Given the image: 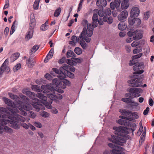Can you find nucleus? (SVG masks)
<instances>
[{"instance_id": "9b49d317", "label": "nucleus", "mask_w": 154, "mask_h": 154, "mask_svg": "<svg viewBox=\"0 0 154 154\" xmlns=\"http://www.w3.org/2000/svg\"><path fill=\"white\" fill-rule=\"evenodd\" d=\"M144 65L142 63H139L135 65L133 67V69L135 72H134V74L142 73L144 71L142 69H144Z\"/></svg>"}, {"instance_id": "e2e57ef3", "label": "nucleus", "mask_w": 154, "mask_h": 154, "mask_svg": "<svg viewBox=\"0 0 154 154\" xmlns=\"http://www.w3.org/2000/svg\"><path fill=\"white\" fill-rule=\"evenodd\" d=\"M67 60V59H66L65 57H63L62 58V59L59 60L58 63H64L65 62L66 63V61Z\"/></svg>"}, {"instance_id": "412c9836", "label": "nucleus", "mask_w": 154, "mask_h": 154, "mask_svg": "<svg viewBox=\"0 0 154 154\" xmlns=\"http://www.w3.org/2000/svg\"><path fill=\"white\" fill-rule=\"evenodd\" d=\"M96 5L99 7H105L107 4L106 0H97Z\"/></svg>"}, {"instance_id": "f8f14e48", "label": "nucleus", "mask_w": 154, "mask_h": 154, "mask_svg": "<svg viewBox=\"0 0 154 154\" xmlns=\"http://www.w3.org/2000/svg\"><path fill=\"white\" fill-rule=\"evenodd\" d=\"M83 61L82 58H72L70 60L68 59L66 61V63L70 66H75L77 63H80Z\"/></svg>"}, {"instance_id": "e433bc0d", "label": "nucleus", "mask_w": 154, "mask_h": 154, "mask_svg": "<svg viewBox=\"0 0 154 154\" xmlns=\"http://www.w3.org/2000/svg\"><path fill=\"white\" fill-rule=\"evenodd\" d=\"M61 9L59 7L55 10L54 14V16L55 17H57L59 16L61 12Z\"/></svg>"}, {"instance_id": "774afa93", "label": "nucleus", "mask_w": 154, "mask_h": 154, "mask_svg": "<svg viewBox=\"0 0 154 154\" xmlns=\"http://www.w3.org/2000/svg\"><path fill=\"white\" fill-rule=\"evenodd\" d=\"M143 126H142V127H140V128L138 130L137 132V135H138V136H139L142 132L143 131Z\"/></svg>"}, {"instance_id": "ea45409f", "label": "nucleus", "mask_w": 154, "mask_h": 154, "mask_svg": "<svg viewBox=\"0 0 154 154\" xmlns=\"http://www.w3.org/2000/svg\"><path fill=\"white\" fill-rule=\"evenodd\" d=\"M135 17H131L128 18V22L129 24L131 25H133L135 23Z\"/></svg>"}, {"instance_id": "9d476101", "label": "nucleus", "mask_w": 154, "mask_h": 154, "mask_svg": "<svg viewBox=\"0 0 154 154\" xmlns=\"http://www.w3.org/2000/svg\"><path fill=\"white\" fill-rule=\"evenodd\" d=\"M4 121L5 122V124L4 125H7L8 123L11 124L10 126L12 128L15 129H18L20 128L19 125L17 123V122H21L20 121L18 122H17L15 120L13 119L11 117H8V119H4Z\"/></svg>"}, {"instance_id": "c9c22d12", "label": "nucleus", "mask_w": 154, "mask_h": 154, "mask_svg": "<svg viewBox=\"0 0 154 154\" xmlns=\"http://www.w3.org/2000/svg\"><path fill=\"white\" fill-rule=\"evenodd\" d=\"M75 54L71 50L68 51L66 53V56L67 58L72 57L73 58Z\"/></svg>"}, {"instance_id": "a18cd8bd", "label": "nucleus", "mask_w": 154, "mask_h": 154, "mask_svg": "<svg viewBox=\"0 0 154 154\" xmlns=\"http://www.w3.org/2000/svg\"><path fill=\"white\" fill-rule=\"evenodd\" d=\"M75 52L78 55L81 54L82 53V51L81 48L79 47H76L74 49Z\"/></svg>"}, {"instance_id": "58836bf2", "label": "nucleus", "mask_w": 154, "mask_h": 154, "mask_svg": "<svg viewBox=\"0 0 154 154\" xmlns=\"http://www.w3.org/2000/svg\"><path fill=\"white\" fill-rule=\"evenodd\" d=\"M137 30H131L128 32L127 35L130 37L132 36H134L135 35L136 33H137Z\"/></svg>"}, {"instance_id": "c756f323", "label": "nucleus", "mask_w": 154, "mask_h": 154, "mask_svg": "<svg viewBox=\"0 0 154 154\" xmlns=\"http://www.w3.org/2000/svg\"><path fill=\"white\" fill-rule=\"evenodd\" d=\"M39 48V46L38 45H35L30 50V54L31 55L34 53Z\"/></svg>"}, {"instance_id": "6e6d98bb", "label": "nucleus", "mask_w": 154, "mask_h": 154, "mask_svg": "<svg viewBox=\"0 0 154 154\" xmlns=\"http://www.w3.org/2000/svg\"><path fill=\"white\" fill-rule=\"evenodd\" d=\"M21 67V64L20 63L17 64L14 68L13 70L14 72H16L20 69Z\"/></svg>"}, {"instance_id": "20e7f679", "label": "nucleus", "mask_w": 154, "mask_h": 154, "mask_svg": "<svg viewBox=\"0 0 154 154\" xmlns=\"http://www.w3.org/2000/svg\"><path fill=\"white\" fill-rule=\"evenodd\" d=\"M93 33V31H90L88 30H87L86 28H84L83 29L79 36L80 40L79 41V43L84 49H86L88 46L84 40V37L85 36L86 34L88 36L91 37Z\"/></svg>"}, {"instance_id": "0e129e2a", "label": "nucleus", "mask_w": 154, "mask_h": 154, "mask_svg": "<svg viewBox=\"0 0 154 154\" xmlns=\"http://www.w3.org/2000/svg\"><path fill=\"white\" fill-rule=\"evenodd\" d=\"M135 23L137 25H140L141 23V21L138 18H135Z\"/></svg>"}, {"instance_id": "473e14b6", "label": "nucleus", "mask_w": 154, "mask_h": 154, "mask_svg": "<svg viewBox=\"0 0 154 154\" xmlns=\"http://www.w3.org/2000/svg\"><path fill=\"white\" fill-rule=\"evenodd\" d=\"M94 11L96 12L97 14L98 13V15L100 17H103L105 14V12L103 10H100L99 11L97 9H95Z\"/></svg>"}, {"instance_id": "f704fd0d", "label": "nucleus", "mask_w": 154, "mask_h": 154, "mask_svg": "<svg viewBox=\"0 0 154 154\" xmlns=\"http://www.w3.org/2000/svg\"><path fill=\"white\" fill-rule=\"evenodd\" d=\"M10 134H12L14 133V131L11 128L7 126L4 127V131Z\"/></svg>"}, {"instance_id": "cd10ccee", "label": "nucleus", "mask_w": 154, "mask_h": 154, "mask_svg": "<svg viewBox=\"0 0 154 154\" xmlns=\"http://www.w3.org/2000/svg\"><path fill=\"white\" fill-rule=\"evenodd\" d=\"M20 54L18 53L13 54L11 57L10 60L11 62H13L16 60L19 57Z\"/></svg>"}, {"instance_id": "dca6fc26", "label": "nucleus", "mask_w": 154, "mask_h": 154, "mask_svg": "<svg viewBox=\"0 0 154 154\" xmlns=\"http://www.w3.org/2000/svg\"><path fill=\"white\" fill-rule=\"evenodd\" d=\"M22 92L23 94H26L28 97L31 98H33L35 97V94L30 91L28 90L27 89H24L22 90Z\"/></svg>"}, {"instance_id": "a878e982", "label": "nucleus", "mask_w": 154, "mask_h": 154, "mask_svg": "<svg viewBox=\"0 0 154 154\" xmlns=\"http://www.w3.org/2000/svg\"><path fill=\"white\" fill-rule=\"evenodd\" d=\"M118 136L112 135L111 137L109 138L108 140L110 141L115 143H117Z\"/></svg>"}, {"instance_id": "ddd939ff", "label": "nucleus", "mask_w": 154, "mask_h": 154, "mask_svg": "<svg viewBox=\"0 0 154 154\" xmlns=\"http://www.w3.org/2000/svg\"><path fill=\"white\" fill-rule=\"evenodd\" d=\"M128 16V13L127 11L124 10L118 16L119 20L121 21H125Z\"/></svg>"}, {"instance_id": "338daca9", "label": "nucleus", "mask_w": 154, "mask_h": 154, "mask_svg": "<svg viewBox=\"0 0 154 154\" xmlns=\"http://www.w3.org/2000/svg\"><path fill=\"white\" fill-rule=\"evenodd\" d=\"M108 146L109 147L112 148V149H116L117 147L115 145L112 143H109L108 144Z\"/></svg>"}, {"instance_id": "49530a36", "label": "nucleus", "mask_w": 154, "mask_h": 154, "mask_svg": "<svg viewBox=\"0 0 154 154\" xmlns=\"http://www.w3.org/2000/svg\"><path fill=\"white\" fill-rule=\"evenodd\" d=\"M16 22V21L15 20L13 23L11 27V30L10 32V34L11 35L15 31V26H14V24Z\"/></svg>"}, {"instance_id": "680f3d73", "label": "nucleus", "mask_w": 154, "mask_h": 154, "mask_svg": "<svg viewBox=\"0 0 154 154\" xmlns=\"http://www.w3.org/2000/svg\"><path fill=\"white\" fill-rule=\"evenodd\" d=\"M41 115L42 116L45 118H47L49 117V114L47 112L45 111L41 113Z\"/></svg>"}, {"instance_id": "bb28decb", "label": "nucleus", "mask_w": 154, "mask_h": 154, "mask_svg": "<svg viewBox=\"0 0 154 154\" xmlns=\"http://www.w3.org/2000/svg\"><path fill=\"white\" fill-rule=\"evenodd\" d=\"M137 33H136L135 35L133 37L134 39H141L143 36V35L140 31L137 30Z\"/></svg>"}, {"instance_id": "72a5a7b5", "label": "nucleus", "mask_w": 154, "mask_h": 154, "mask_svg": "<svg viewBox=\"0 0 154 154\" xmlns=\"http://www.w3.org/2000/svg\"><path fill=\"white\" fill-rule=\"evenodd\" d=\"M8 95L12 99L17 101L19 99V97L17 95H14L12 93H9Z\"/></svg>"}, {"instance_id": "13d9d810", "label": "nucleus", "mask_w": 154, "mask_h": 154, "mask_svg": "<svg viewBox=\"0 0 154 154\" xmlns=\"http://www.w3.org/2000/svg\"><path fill=\"white\" fill-rule=\"evenodd\" d=\"M29 123H28L26 124V123H22L20 124V125L24 128L26 129H28L29 128Z\"/></svg>"}, {"instance_id": "864d4df0", "label": "nucleus", "mask_w": 154, "mask_h": 154, "mask_svg": "<svg viewBox=\"0 0 154 154\" xmlns=\"http://www.w3.org/2000/svg\"><path fill=\"white\" fill-rule=\"evenodd\" d=\"M105 15L107 16H109L111 15L112 12L110 9L109 8H106L105 11Z\"/></svg>"}, {"instance_id": "0eeeda50", "label": "nucleus", "mask_w": 154, "mask_h": 154, "mask_svg": "<svg viewBox=\"0 0 154 154\" xmlns=\"http://www.w3.org/2000/svg\"><path fill=\"white\" fill-rule=\"evenodd\" d=\"M142 81V79L140 77H137L129 80H128V82L129 84H131L130 86L132 87H146V84H144L143 86Z\"/></svg>"}, {"instance_id": "6ab92c4d", "label": "nucleus", "mask_w": 154, "mask_h": 154, "mask_svg": "<svg viewBox=\"0 0 154 154\" xmlns=\"http://www.w3.org/2000/svg\"><path fill=\"white\" fill-rule=\"evenodd\" d=\"M58 78L60 79L61 82L64 84V85L61 87L62 88L64 89L66 88V86H69L70 85L71 83L67 79H64V78L62 77Z\"/></svg>"}, {"instance_id": "2eb2a0df", "label": "nucleus", "mask_w": 154, "mask_h": 154, "mask_svg": "<svg viewBox=\"0 0 154 154\" xmlns=\"http://www.w3.org/2000/svg\"><path fill=\"white\" fill-rule=\"evenodd\" d=\"M92 19V26L94 27H97V22L98 20V15L97 13H94L93 14Z\"/></svg>"}, {"instance_id": "6e6552de", "label": "nucleus", "mask_w": 154, "mask_h": 154, "mask_svg": "<svg viewBox=\"0 0 154 154\" xmlns=\"http://www.w3.org/2000/svg\"><path fill=\"white\" fill-rule=\"evenodd\" d=\"M113 129L115 131L114 133L119 136L124 137L123 133H127L128 131L127 128L125 127L119 126V127L114 126L113 127Z\"/></svg>"}, {"instance_id": "1a4fd4ad", "label": "nucleus", "mask_w": 154, "mask_h": 154, "mask_svg": "<svg viewBox=\"0 0 154 154\" xmlns=\"http://www.w3.org/2000/svg\"><path fill=\"white\" fill-rule=\"evenodd\" d=\"M128 91L130 93L131 97H138L140 96V93L143 92L142 90L140 88H132L128 89Z\"/></svg>"}, {"instance_id": "4d7b16f0", "label": "nucleus", "mask_w": 154, "mask_h": 154, "mask_svg": "<svg viewBox=\"0 0 154 154\" xmlns=\"http://www.w3.org/2000/svg\"><path fill=\"white\" fill-rule=\"evenodd\" d=\"M71 40L75 43H77L78 42V40L79 41L80 40H80H79V38H78L76 36L73 35L71 38Z\"/></svg>"}, {"instance_id": "aec40b11", "label": "nucleus", "mask_w": 154, "mask_h": 154, "mask_svg": "<svg viewBox=\"0 0 154 154\" xmlns=\"http://www.w3.org/2000/svg\"><path fill=\"white\" fill-rule=\"evenodd\" d=\"M54 51L53 48H52L50 50L44 60L45 62L47 63L48 62V60L52 57L53 55Z\"/></svg>"}, {"instance_id": "7ed1b4c3", "label": "nucleus", "mask_w": 154, "mask_h": 154, "mask_svg": "<svg viewBox=\"0 0 154 154\" xmlns=\"http://www.w3.org/2000/svg\"><path fill=\"white\" fill-rule=\"evenodd\" d=\"M54 85L52 84H48L46 85H42L41 86L42 90L44 91V93H43L44 96L46 95L47 97L53 100L56 101L55 95L53 94V93L55 94V89L54 88Z\"/></svg>"}, {"instance_id": "de8ad7c7", "label": "nucleus", "mask_w": 154, "mask_h": 154, "mask_svg": "<svg viewBox=\"0 0 154 154\" xmlns=\"http://www.w3.org/2000/svg\"><path fill=\"white\" fill-rule=\"evenodd\" d=\"M142 51V48L140 46L137 47L136 48L133 50V53L134 54H137Z\"/></svg>"}, {"instance_id": "052dcab7", "label": "nucleus", "mask_w": 154, "mask_h": 154, "mask_svg": "<svg viewBox=\"0 0 154 154\" xmlns=\"http://www.w3.org/2000/svg\"><path fill=\"white\" fill-rule=\"evenodd\" d=\"M150 16V13L149 12H148L146 13H144V16H143V19L144 20H147L148 19V18Z\"/></svg>"}, {"instance_id": "c85d7f7f", "label": "nucleus", "mask_w": 154, "mask_h": 154, "mask_svg": "<svg viewBox=\"0 0 154 154\" xmlns=\"http://www.w3.org/2000/svg\"><path fill=\"white\" fill-rule=\"evenodd\" d=\"M122 1L120 0H115L114 2H115V4L116 6V8L118 11L120 12L122 11L121 9L119 7L121 1Z\"/></svg>"}, {"instance_id": "5701e85b", "label": "nucleus", "mask_w": 154, "mask_h": 154, "mask_svg": "<svg viewBox=\"0 0 154 154\" xmlns=\"http://www.w3.org/2000/svg\"><path fill=\"white\" fill-rule=\"evenodd\" d=\"M33 33V30H28L27 33L26 34L25 39L28 40L31 38L32 37Z\"/></svg>"}, {"instance_id": "39448f33", "label": "nucleus", "mask_w": 154, "mask_h": 154, "mask_svg": "<svg viewBox=\"0 0 154 154\" xmlns=\"http://www.w3.org/2000/svg\"><path fill=\"white\" fill-rule=\"evenodd\" d=\"M69 67V66L67 64H64L59 69L56 68H53L52 70L54 72L57 74V76L58 77L65 78L66 75L65 74V72H63V70H65L67 72V71H68Z\"/></svg>"}, {"instance_id": "8fccbe9b", "label": "nucleus", "mask_w": 154, "mask_h": 154, "mask_svg": "<svg viewBox=\"0 0 154 154\" xmlns=\"http://www.w3.org/2000/svg\"><path fill=\"white\" fill-rule=\"evenodd\" d=\"M48 25H47L46 22L41 26L40 29L42 31H45L48 29Z\"/></svg>"}, {"instance_id": "423d86ee", "label": "nucleus", "mask_w": 154, "mask_h": 154, "mask_svg": "<svg viewBox=\"0 0 154 154\" xmlns=\"http://www.w3.org/2000/svg\"><path fill=\"white\" fill-rule=\"evenodd\" d=\"M119 112L122 115H124L127 117V120L132 121L134 119H137L138 116L135 112H131V111L127 110L124 109H120Z\"/></svg>"}, {"instance_id": "f257e3e1", "label": "nucleus", "mask_w": 154, "mask_h": 154, "mask_svg": "<svg viewBox=\"0 0 154 154\" xmlns=\"http://www.w3.org/2000/svg\"><path fill=\"white\" fill-rule=\"evenodd\" d=\"M0 112L2 113L6 114L2 116V119H8V117H11L17 122L20 121L21 122H24L26 121L24 117L17 114L19 111L16 108H13L11 109L0 107Z\"/></svg>"}, {"instance_id": "5fc2aeb1", "label": "nucleus", "mask_w": 154, "mask_h": 154, "mask_svg": "<svg viewBox=\"0 0 154 154\" xmlns=\"http://www.w3.org/2000/svg\"><path fill=\"white\" fill-rule=\"evenodd\" d=\"M19 96L24 101L27 102L29 101L28 98L26 96L24 95H23L20 94L19 95Z\"/></svg>"}, {"instance_id": "f03ea898", "label": "nucleus", "mask_w": 154, "mask_h": 154, "mask_svg": "<svg viewBox=\"0 0 154 154\" xmlns=\"http://www.w3.org/2000/svg\"><path fill=\"white\" fill-rule=\"evenodd\" d=\"M31 88L35 91H36L38 93L40 92L37 94L36 97L42 99V102L43 104L45 105L47 108L51 109V104H52V101L51 100L49 103L47 101V97L43 95V93H45L44 91H42L39 89V86L37 85H33L31 86Z\"/></svg>"}, {"instance_id": "79ce46f5", "label": "nucleus", "mask_w": 154, "mask_h": 154, "mask_svg": "<svg viewBox=\"0 0 154 154\" xmlns=\"http://www.w3.org/2000/svg\"><path fill=\"white\" fill-rule=\"evenodd\" d=\"M127 103H132L133 104L131 105L135 106H137L139 105V103H138L134 102V101L129 98H128Z\"/></svg>"}, {"instance_id": "4468645a", "label": "nucleus", "mask_w": 154, "mask_h": 154, "mask_svg": "<svg viewBox=\"0 0 154 154\" xmlns=\"http://www.w3.org/2000/svg\"><path fill=\"white\" fill-rule=\"evenodd\" d=\"M140 13V10L137 7H133L131 11V17H136L138 16Z\"/></svg>"}, {"instance_id": "2f4dec72", "label": "nucleus", "mask_w": 154, "mask_h": 154, "mask_svg": "<svg viewBox=\"0 0 154 154\" xmlns=\"http://www.w3.org/2000/svg\"><path fill=\"white\" fill-rule=\"evenodd\" d=\"M34 61L30 58H29L28 60L26 61V64L30 68L33 66H34Z\"/></svg>"}, {"instance_id": "69168bd1", "label": "nucleus", "mask_w": 154, "mask_h": 154, "mask_svg": "<svg viewBox=\"0 0 154 154\" xmlns=\"http://www.w3.org/2000/svg\"><path fill=\"white\" fill-rule=\"evenodd\" d=\"M94 27L93 26H92V25L90 24H87V28L88 30H89V31H93L94 29L93 28Z\"/></svg>"}, {"instance_id": "7c9ffc66", "label": "nucleus", "mask_w": 154, "mask_h": 154, "mask_svg": "<svg viewBox=\"0 0 154 154\" xmlns=\"http://www.w3.org/2000/svg\"><path fill=\"white\" fill-rule=\"evenodd\" d=\"M8 59H6L1 66L0 68V77L2 76L1 75L4 72V70L3 69L4 68V66L6 65V63L8 62Z\"/></svg>"}, {"instance_id": "a19ab883", "label": "nucleus", "mask_w": 154, "mask_h": 154, "mask_svg": "<svg viewBox=\"0 0 154 154\" xmlns=\"http://www.w3.org/2000/svg\"><path fill=\"white\" fill-rule=\"evenodd\" d=\"M32 102L34 103V104H36L37 105H40V102L41 103H43L42 102V99L40 100H39L38 99L35 98V97L33 98H32Z\"/></svg>"}, {"instance_id": "09e8293b", "label": "nucleus", "mask_w": 154, "mask_h": 154, "mask_svg": "<svg viewBox=\"0 0 154 154\" xmlns=\"http://www.w3.org/2000/svg\"><path fill=\"white\" fill-rule=\"evenodd\" d=\"M65 74L68 77L71 79H73L74 77V74L69 71H67L66 73H65Z\"/></svg>"}, {"instance_id": "3c124183", "label": "nucleus", "mask_w": 154, "mask_h": 154, "mask_svg": "<svg viewBox=\"0 0 154 154\" xmlns=\"http://www.w3.org/2000/svg\"><path fill=\"white\" fill-rule=\"evenodd\" d=\"M140 44V41L137 40L134 41L131 44V46L133 47H135Z\"/></svg>"}, {"instance_id": "a211bd4d", "label": "nucleus", "mask_w": 154, "mask_h": 154, "mask_svg": "<svg viewBox=\"0 0 154 154\" xmlns=\"http://www.w3.org/2000/svg\"><path fill=\"white\" fill-rule=\"evenodd\" d=\"M35 19L34 16L30 18V22L29 26V30H33V29L35 25Z\"/></svg>"}, {"instance_id": "bf43d9fd", "label": "nucleus", "mask_w": 154, "mask_h": 154, "mask_svg": "<svg viewBox=\"0 0 154 154\" xmlns=\"http://www.w3.org/2000/svg\"><path fill=\"white\" fill-rule=\"evenodd\" d=\"M45 77L48 80H51L52 79V76L49 73H46L45 75Z\"/></svg>"}, {"instance_id": "b1692460", "label": "nucleus", "mask_w": 154, "mask_h": 154, "mask_svg": "<svg viewBox=\"0 0 154 154\" xmlns=\"http://www.w3.org/2000/svg\"><path fill=\"white\" fill-rule=\"evenodd\" d=\"M17 102L15 103V106L17 108L20 110L23 109V102L21 100H18Z\"/></svg>"}, {"instance_id": "37998d69", "label": "nucleus", "mask_w": 154, "mask_h": 154, "mask_svg": "<svg viewBox=\"0 0 154 154\" xmlns=\"http://www.w3.org/2000/svg\"><path fill=\"white\" fill-rule=\"evenodd\" d=\"M39 2V0H36L35 1L33 5V8L34 9L36 10L38 9Z\"/></svg>"}, {"instance_id": "603ef678", "label": "nucleus", "mask_w": 154, "mask_h": 154, "mask_svg": "<svg viewBox=\"0 0 154 154\" xmlns=\"http://www.w3.org/2000/svg\"><path fill=\"white\" fill-rule=\"evenodd\" d=\"M32 124L34 125L38 128H40L42 127V124L39 122H32Z\"/></svg>"}, {"instance_id": "393cba45", "label": "nucleus", "mask_w": 154, "mask_h": 154, "mask_svg": "<svg viewBox=\"0 0 154 154\" xmlns=\"http://www.w3.org/2000/svg\"><path fill=\"white\" fill-rule=\"evenodd\" d=\"M126 141V140L125 138L119 137L117 143H118L120 145L123 146V143H125Z\"/></svg>"}, {"instance_id": "f3484780", "label": "nucleus", "mask_w": 154, "mask_h": 154, "mask_svg": "<svg viewBox=\"0 0 154 154\" xmlns=\"http://www.w3.org/2000/svg\"><path fill=\"white\" fill-rule=\"evenodd\" d=\"M123 148L121 147H117L116 149H114L112 150V154H125L123 151Z\"/></svg>"}, {"instance_id": "4be33fe9", "label": "nucleus", "mask_w": 154, "mask_h": 154, "mask_svg": "<svg viewBox=\"0 0 154 154\" xmlns=\"http://www.w3.org/2000/svg\"><path fill=\"white\" fill-rule=\"evenodd\" d=\"M2 100L6 104L8 105V106H11V109H12L13 108H15V107H13V102L11 100L5 97H3L2 98Z\"/></svg>"}, {"instance_id": "4c0bfd02", "label": "nucleus", "mask_w": 154, "mask_h": 154, "mask_svg": "<svg viewBox=\"0 0 154 154\" xmlns=\"http://www.w3.org/2000/svg\"><path fill=\"white\" fill-rule=\"evenodd\" d=\"M118 28L120 30H123L126 29V26L122 23H119L118 25Z\"/></svg>"}, {"instance_id": "c03bdc74", "label": "nucleus", "mask_w": 154, "mask_h": 154, "mask_svg": "<svg viewBox=\"0 0 154 154\" xmlns=\"http://www.w3.org/2000/svg\"><path fill=\"white\" fill-rule=\"evenodd\" d=\"M24 110H32V106L29 104H26L23 106V109Z\"/></svg>"}]
</instances>
